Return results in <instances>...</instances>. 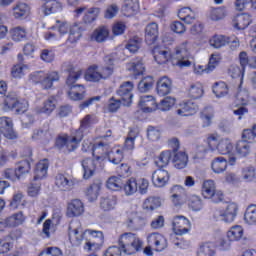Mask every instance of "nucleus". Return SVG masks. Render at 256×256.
I'll return each mask as SVG.
<instances>
[{"mask_svg": "<svg viewBox=\"0 0 256 256\" xmlns=\"http://www.w3.org/2000/svg\"><path fill=\"white\" fill-rule=\"evenodd\" d=\"M68 237L72 247H81L84 243V251H93V247H101L105 242L103 231L86 229L83 230L81 222H76V227H68Z\"/></svg>", "mask_w": 256, "mask_h": 256, "instance_id": "f257e3e1", "label": "nucleus"}, {"mask_svg": "<svg viewBox=\"0 0 256 256\" xmlns=\"http://www.w3.org/2000/svg\"><path fill=\"white\" fill-rule=\"evenodd\" d=\"M97 123V117L87 114L80 121V126L70 135L67 133L59 134L55 139V146L58 149H63L66 147L67 151H76L85 137V131H89Z\"/></svg>", "mask_w": 256, "mask_h": 256, "instance_id": "f03ea898", "label": "nucleus"}, {"mask_svg": "<svg viewBox=\"0 0 256 256\" xmlns=\"http://www.w3.org/2000/svg\"><path fill=\"white\" fill-rule=\"evenodd\" d=\"M143 240L133 232H125L118 238V246H109L103 256L135 255L143 250Z\"/></svg>", "mask_w": 256, "mask_h": 256, "instance_id": "7ed1b4c3", "label": "nucleus"}, {"mask_svg": "<svg viewBox=\"0 0 256 256\" xmlns=\"http://www.w3.org/2000/svg\"><path fill=\"white\" fill-rule=\"evenodd\" d=\"M172 231L174 235L171 236V243L178 249H187L189 241L183 238V235L191 232V220L183 215H176L172 218Z\"/></svg>", "mask_w": 256, "mask_h": 256, "instance_id": "20e7f679", "label": "nucleus"}, {"mask_svg": "<svg viewBox=\"0 0 256 256\" xmlns=\"http://www.w3.org/2000/svg\"><path fill=\"white\" fill-rule=\"evenodd\" d=\"M104 65L93 64L88 67L85 73L86 81L92 83H99V81H106L115 73V59L112 55H107L103 58Z\"/></svg>", "mask_w": 256, "mask_h": 256, "instance_id": "39448f33", "label": "nucleus"}, {"mask_svg": "<svg viewBox=\"0 0 256 256\" xmlns=\"http://www.w3.org/2000/svg\"><path fill=\"white\" fill-rule=\"evenodd\" d=\"M133 82L127 81L120 85L117 90V95L120 99H115V97H111L108 100L107 109L109 113H117L119 109H121V105H125L129 107L131 103H133Z\"/></svg>", "mask_w": 256, "mask_h": 256, "instance_id": "423d86ee", "label": "nucleus"}, {"mask_svg": "<svg viewBox=\"0 0 256 256\" xmlns=\"http://www.w3.org/2000/svg\"><path fill=\"white\" fill-rule=\"evenodd\" d=\"M68 77L66 79V85L69 87L68 97L71 101H81L85 97V86L81 84H75L81 75L83 70L77 69L75 66L68 68Z\"/></svg>", "mask_w": 256, "mask_h": 256, "instance_id": "0eeeda50", "label": "nucleus"}, {"mask_svg": "<svg viewBox=\"0 0 256 256\" xmlns=\"http://www.w3.org/2000/svg\"><path fill=\"white\" fill-rule=\"evenodd\" d=\"M47 171H49V159L44 158L35 166L33 178L34 182H32L28 187V195L30 197H37V195H39V191H41V183H37V181L45 179V177H47Z\"/></svg>", "mask_w": 256, "mask_h": 256, "instance_id": "6e6552de", "label": "nucleus"}, {"mask_svg": "<svg viewBox=\"0 0 256 256\" xmlns=\"http://www.w3.org/2000/svg\"><path fill=\"white\" fill-rule=\"evenodd\" d=\"M29 79L34 85H41L42 89L48 90L61 79V76L57 71H50L47 74L43 71H37L30 74Z\"/></svg>", "mask_w": 256, "mask_h": 256, "instance_id": "1a4fd4ad", "label": "nucleus"}, {"mask_svg": "<svg viewBox=\"0 0 256 256\" xmlns=\"http://www.w3.org/2000/svg\"><path fill=\"white\" fill-rule=\"evenodd\" d=\"M207 145L210 151H217L220 155H229L233 151V142L229 138H219L216 134L207 137Z\"/></svg>", "mask_w": 256, "mask_h": 256, "instance_id": "9d476101", "label": "nucleus"}, {"mask_svg": "<svg viewBox=\"0 0 256 256\" xmlns=\"http://www.w3.org/2000/svg\"><path fill=\"white\" fill-rule=\"evenodd\" d=\"M124 193L128 196L140 193V195H147L149 191V180L145 178H129L123 186Z\"/></svg>", "mask_w": 256, "mask_h": 256, "instance_id": "9b49d317", "label": "nucleus"}, {"mask_svg": "<svg viewBox=\"0 0 256 256\" xmlns=\"http://www.w3.org/2000/svg\"><path fill=\"white\" fill-rule=\"evenodd\" d=\"M172 55L174 59H177L175 65L178 67H191V61L185 60L191 57V43L189 41H184L176 46Z\"/></svg>", "mask_w": 256, "mask_h": 256, "instance_id": "f8f14e48", "label": "nucleus"}, {"mask_svg": "<svg viewBox=\"0 0 256 256\" xmlns=\"http://www.w3.org/2000/svg\"><path fill=\"white\" fill-rule=\"evenodd\" d=\"M91 151L93 159L97 161L98 163H103L105 159H107V155L109 153V143L107 142H96V143H90L88 148L85 147V144H83V150L84 151Z\"/></svg>", "mask_w": 256, "mask_h": 256, "instance_id": "ddd939ff", "label": "nucleus"}, {"mask_svg": "<svg viewBox=\"0 0 256 256\" xmlns=\"http://www.w3.org/2000/svg\"><path fill=\"white\" fill-rule=\"evenodd\" d=\"M247 105H249V91H238L235 97V106L238 107V109L233 111L234 115H236L238 119H243V117L249 113Z\"/></svg>", "mask_w": 256, "mask_h": 256, "instance_id": "4468645a", "label": "nucleus"}, {"mask_svg": "<svg viewBox=\"0 0 256 256\" xmlns=\"http://www.w3.org/2000/svg\"><path fill=\"white\" fill-rule=\"evenodd\" d=\"M147 245L153 248V251L157 253H161V251H165L167 247H169V242L165 235L159 232L149 233L146 237Z\"/></svg>", "mask_w": 256, "mask_h": 256, "instance_id": "2eb2a0df", "label": "nucleus"}, {"mask_svg": "<svg viewBox=\"0 0 256 256\" xmlns=\"http://www.w3.org/2000/svg\"><path fill=\"white\" fill-rule=\"evenodd\" d=\"M85 213V204L80 199H72L67 202L66 217L74 219V217H81Z\"/></svg>", "mask_w": 256, "mask_h": 256, "instance_id": "dca6fc26", "label": "nucleus"}, {"mask_svg": "<svg viewBox=\"0 0 256 256\" xmlns=\"http://www.w3.org/2000/svg\"><path fill=\"white\" fill-rule=\"evenodd\" d=\"M152 55L158 65H165V63H169V61H172V63L175 65L173 62L175 59L173 54L163 49L161 46H154L152 49Z\"/></svg>", "mask_w": 256, "mask_h": 256, "instance_id": "f3484780", "label": "nucleus"}, {"mask_svg": "<svg viewBox=\"0 0 256 256\" xmlns=\"http://www.w3.org/2000/svg\"><path fill=\"white\" fill-rule=\"evenodd\" d=\"M0 133L6 139H17V132L13 128V120L10 117L3 116L0 118Z\"/></svg>", "mask_w": 256, "mask_h": 256, "instance_id": "a211bd4d", "label": "nucleus"}, {"mask_svg": "<svg viewBox=\"0 0 256 256\" xmlns=\"http://www.w3.org/2000/svg\"><path fill=\"white\" fill-rule=\"evenodd\" d=\"M31 15V7L28 6L27 3L18 2L12 8V17L16 19V21H23L27 19Z\"/></svg>", "mask_w": 256, "mask_h": 256, "instance_id": "6ab92c4d", "label": "nucleus"}, {"mask_svg": "<svg viewBox=\"0 0 256 256\" xmlns=\"http://www.w3.org/2000/svg\"><path fill=\"white\" fill-rule=\"evenodd\" d=\"M179 107L180 108L176 110V113L177 115H180V117H191V115H195V113L199 111V105L193 100L182 102L179 104Z\"/></svg>", "mask_w": 256, "mask_h": 256, "instance_id": "aec40b11", "label": "nucleus"}, {"mask_svg": "<svg viewBox=\"0 0 256 256\" xmlns=\"http://www.w3.org/2000/svg\"><path fill=\"white\" fill-rule=\"evenodd\" d=\"M138 105L143 113H153L158 109L157 100L152 95L141 96Z\"/></svg>", "mask_w": 256, "mask_h": 256, "instance_id": "412c9836", "label": "nucleus"}, {"mask_svg": "<svg viewBox=\"0 0 256 256\" xmlns=\"http://www.w3.org/2000/svg\"><path fill=\"white\" fill-rule=\"evenodd\" d=\"M57 109V98L50 96L46 99L41 107L35 108L36 115H51Z\"/></svg>", "mask_w": 256, "mask_h": 256, "instance_id": "4be33fe9", "label": "nucleus"}, {"mask_svg": "<svg viewBox=\"0 0 256 256\" xmlns=\"http://www.w3.org/2000/svg\"><path fill=\"white\" fill-rule=\"evenodd\" d=\"M232 23L234 29H237V31H244V29H247V27H249L250 24L253 23V19L251 18L250 14L241 13L237 14L233 18Z\"/></svg>", "mask_w": 256, "mask_h": 256, "instance_id": "5701e85b", "label": "nucleus"}, {"mask_svg": "<svg viewBox=\"0 0 256 256\" xmlns=\"http://www.w3.org/2000/svg\"><path fill=\"white\" fill-rule=\"evenodd\" d=\"M126 227L130 231H139V229H143V227H145V218L139 216L137 212H132L128 216Z\"/></svg>", "mask_w": 256, "mask_h": 256, "instance_id": "b1692460", "label": "nucleus"}, {"mask_svg": "<svg viewBox=\"0 0 256 256\" xmlns=\"http://www.w3.org/2000/svg\"><path fill=\"white\" fill-rule=\"evenodd\" d=\"M237 213H239V204L235 202H228L225 210L221 214L225 223H233L237 219Z\"/></svg>", "mask_w": 256, "mask_h": 256, "instance_id": "393cba45", "label": "nucleus"}, {"mask_svg": "<svg viewBox=\"0 0 256 256\" xmlns=\"http://www.w3.org/2000/svg\"><path fill=\"white\" fill-rule=\"evenodd\" d=\"M173 82L167 76L161 77L156 84V92L160 97H165L171 93Z\"/></svg>", "mask_w": 256, "mask_h": 256, "instance_id": "a878e982", "label": "nucleus"}, {"mask_svg": "<svg viewBox=\"0 0 256 256\" xmlns=\"http://www.w3.org/2000/svg\"><path fill=\"white\" fill-rule=\"evenodd\" d=\"M157 39H159V25L155 22H151L145 29V43L154 45Z\"/></svg>", "mask_w": 256, "mask_h": 256, "instance_id": "bb28decb", "label": "nucleus"}, {"mask_svg": "<svg viewBox=\"0 0 256 256\" xmlns=\"http://www.w3.org/2000/svg\"><path fill=\"white\" fill-rule=\"evenodd\" d=\"M169 182V172L159 168L152 174V183L155 187H165Z\"/></svg>", "mask_w": 256, "mask_h": 256, "instance_id": "cd10ccee", "label": "nucleus"}, {"mask_svg": "<svg viewBox=\"0 0 256 256\" xmlns=\"http://www.w3.org/2000/svg\"><path fill=\"white\" fill-rule=\"evenodd\" d=\"M25 219V215L20 211L1 221L0 225H3L4 227H19V225L25 223Z\"/></svg>", "mask_w": 256, "mask_h": 256, "instance_id": "c85d7f7f", "label": "nucleus"}, {"mask_svg": "<svg viewBox=\"0 0 256 256\" xmlns=\"http://www.w3.org/2000/svg\"><path fill=\"white\" fill-rule=\"evenodd\" d=\"M44 3L42 4V10L44 15H52L53 13H59L63 10V5L59 0H40Z\"/></svg>", "mask_w": 256, "mask_h": 256, "instance_id": "c756f323", "label": "nucleus"}, {"mask_svg": "<svg viewBox=\"0 0 256 256\" xmlns=\"http://www.w3.org/2000/svg\"><path fill=\"white\" fill-rule=\"evenodd\" d=\"M10 39L14 41V43H21L23 41H27L28 33L27 29L23 26H15L9 30Z\"/></svg>", "mask_w": 256, "mask_h": 256, "instance_id": "7c9ffc66", "label": "nucleus"}, {"mask_svg": "<svg viewBox=\"0 0 256 256\" xmlns=\"http://www.w3.org/2000/svg\"><path fill=\"white\" fill-rule=\"evenodd\" d=\"M95 161H97L95 158H85L82 161L84 179H91L93 175H95L97 171V163H95Z\"/></svg>", "mask_w": 256, "mask_h": 256, "instance_id": "2f4dec72", "label": "nucleus"}, {"mask_svg": "<svg viewBox=\"0 0 256 256\" xmlns=\"http://www.w3.org/2000/svg\"><path fill=\"white\" fill-rule=\"evenodd\" d=\"M243 235H245V229L241 225H234L230 227V229L226 233L227 239L232 243H237L243 239Z\"/></svg>", "mask_w": 256, "mask_h": 256, "instance_id": "473e14b6", "label": "nucleus"}, {"mask_svg": "<svg viewBox=\"0 0 256 256\" xmlns=\"http://www.w3.org/2000/svg\"><path fill=\"white\" fill-rule=\"evenodd\" d=\"M189 163V155L186 152H175L172 156V165L175 169H185Z\"/></svg>", "mask_w": 256, "mask_h": 256, "instance_id": "72a5a7b5", "label": "nucleus"}, {"mask_svg": "<svg viewBox=\"0 0 256 256\" xmlns=\"http://www.w3.org/2000/svg\"><path fill=\"white\" fill-rule=\"evenodd\" d=\"M54 183L60 191H71L73 187V180H69L63 173H58L55 176Z\"/></svg>", "mask_w": 256, "mask_h": 256, "instance_id": "f704fd0d", "label": "nucleus"}, {"mask_svg": "<svg viewBox=\"0 0 256 256\" xmlns=\"http://www.w3.org/2000/svg\"><path fill=\"white\" fill-rule=\"evenodd\" d=\"M217 245L214 242H203L198 250L197 256H215L217 255Z\"/></svg>", "mask_w": 256, "mask_h": 256, "instance_id": "c9c22d12", "label": "nucleus"}, {"mask_svg": "<svg viewBox=\"0 0 256 256\" xmlns=\"http://www.w3.org/2000/svg\"><path fill=\"white\" fill-rule=\"evenodd\" d=\"M229 165V162L224 157L220 156L217 158H214L211 163V169L213 173L221 174L225 173L227 171V167Z\"/></svg>", "mask_w": 256, "mask_h": 256, "instance_id": "e433bc0d", "label": "nucleus"}, {"mask_svg": "<svg viewBox=\"0 0 256 256\" xmlns=\"http://www.w3.org/2000/svg\"><path fill=\"white\" fill-rule=\"evenodd\" d=\"M139 11V2L134 0H126L122 6V13L125 17H133Z\"/></svg>", "mask_w": 256, "mask_h": 256, "instance_id": "4c0bfd02", "label": "nucleus"}, {"mask_svg": "<svg viewBox=\"0 0 256 256\" xmlns=\"http://www.w3.org/2000/svg\"><path fill=\"white\" fill-rule=\"evenodd\" d=\"M178 17L181 21H184L186 25H192V23L196 21L195 12L189 7L181 8L178 11Z\"/></svg>", "mask_w": 256, "mask_h": 256, "instance_id": "58836bf2", "label": "nucleus"}, {"mask_svg": "<svg viewBox=\"0 0 256 256\" xmlns=\"http://www.w3.org/2000/svg\"><path fill=\"white\" fill-rule=\"evenodd\" d=\"M108 158V161L110 163H113V165H119L121 161H123L125 155L123 153V148L120 147H114L111 151H108V154L106 156Z\"/></svg>", "mask_w": 256, "mask_h": 256, "instance_id": "ea45409f", "label": "nucleus"}, {"mask_svg": "<svg viewBox=\"0 0 256 256\" xmlns=\"http://www.w3.org/2000/svg\"><path fill=\"white\" fill-rule=\"evenodd\" d=\"M128 71L133 73L134 77H139L145 73V65L143 64V59L138 58L127 64Z\"/></svg>", "mask_w": 256, "mask_h": 256, "instance_id": "a19ab883", "label": "nucleus"}, {"mask_svg": "<svg viewBox=\"0 0 256 256\" xmlns=\"http://www.w3.org/2000/svg\"><path fill=\"white\" fill-rule=\"evenodd\" d=\"M209 43L211 47H214V49H221V47H225V45H229V43H231V38L225 35L215 34L209 39Z\"/></svg>", "mask_w": 256, "mask_h": 256, "instance_id": "79ce46f5", "label": "nucleus"}, {"mask_svg": "<svg viewBox=\"0 0 256 256\" xmlns=\"http://www.w3.org/2000/svg\"><path fill=\"white\" fill-rule=\"evenodd\" d=\"M99 15H101V8L91 7L84 14L83 22L86 25H91V23H95V21H97V19H99Z\"/></svg>", "mask_w": 256, "mask_h": 256, "instance_id": "37998d69", "label": "nucleus"}, {"mask_svg": "<svg viewBox=\"0 0 256 256\" xmlns=\"http://www.w3.org/2000/svg\"><path fill=\"white\" fill-rule=\"evenodd\" d=\"M92 38L96 43H105L109 39V28L107 26L96 28L92 34Z\"/></svg>", "mask_w": 256, "mask_h": 256, "instance_id": "c03bdc74", "label": "nucleus"}, {"mask_svg": "<svg viewBox=\"0 0 256 256\" xmlns=\"http://www.w3.org/2000/svg\"><path fill=\"white\" fill-rule=\"evenodd\" d=\"M212 92L218 99L227 97L229 95V86L223 81L215 82L212 86Z\"/></svg>", "mask_w": 256, "mask_h": 256, "instance_id": "a18cd8bd", "label": "nucleus"}, {"mask_svg": "<svg viewBox=\"0 0 256 256\" xmlns=\"http://www.w3.org/2000/svg\"><path fill=\"white\" fill-rule=\"evenodd\" d=\"M171 161L173 162V152L171 150H164L158 156L156 165L159 169H163V167H167Z\"/></svg>", "mask_w": 256, "mask_h": 256, "instance_id": "49530a36", "label": "nucleus"}, {"mask_svg": "<svg viewBox=\"0 0 256 256\" xmlns=\"http://www.w3.org/2000/svg\"><path fill=\"white\" fill-rule=\"evenodd\" d=\"M229 75L232 77V79H240L238 91H243L241 89V86L243 85V77H245V68H243L242 66L239 67L237 65H232L229 68Z\"/></svg>", "mask_w": 256, "mask_h": 256, "instance_id": "de8ad7c7", "label": "nucleus"}, {"mask_svg": "<svg viewBox=\"0 0 256 256\" xmlns=\"http://www.w3.org/2000/svg\"><path fill=\"white\" fill-rule=\"evenodd\" d=\"M100 191H101V184H97V183L91 184L85 191V195L88 201H90V203H93V201H97Z\"/></svg>", "mask_w": 256, "mask_h": 256, "instance_id": "09e8293b", "label": "nucleus"}, {"mask_svg": "<svg viewBox=\"0 0 256 256\" xmlns=\"http://www.w3.org/2000/svg\"><path fill=\"white\" fill-rule=\"evenodd\" d=\"M249 140H240L236 143V153L239 157H247L251 153V145H249Z\"/></svg>", "mask_w": 256, "mask_h": 256, "instance_id": "8fccbe9b", "label": "nucleus"}, {"mask_svg": "<svg viewBox=\"0 0 256 256\" xmlns=\"http://www.w3.org/2000/svg\"><path fill=\"white\" fill-rule=\"evenodd\" d=\"M161 207V199L159 197L150 196L146 198L143 202V209L145 211H155Z\"/></svg>", "mask_w": 256, "mask_h": 256, "instance_id": "3c124183", "label": "nucleus"}, {"mask_svg": "<svg viewBox=\"0 0 256 256\" xmlns=\"http://www.w3.org/2000/svg\"><path fill=\"white\" fill-rule=\"evenodd\" d=\"M153 85H155V79L152 76H146L138 83V91L147 93L153 89Z\"/></svg>", "mask_w": 256, "mask_h": 256, "instance_id": "603ef678", "label": "nucleus"}, {"mask_svg": "<svg viewBox=\"0 0 256 256\" xmlns=\"http://www.w3.org/2000/svg\"><path fill=\"white\" fill-rule=\"evenodd\" d=\"M217 190L214 180H206L202 184V195L204 199L213 197V192Z\"/></svg>", "mask_w": 256, "mask_h": 256, "instance_id": "864d4df0", "label": "nucleus"}, {"mask_svg": "<svg viewBox=\"0 0 256 256\" xmlns=\"http://www.w3.org/2000/svg\"><path fill=\"white\" fill-rule=\"evenodd\" d=\"M82 36H83V30L81 29V27H79V25L74 24L70 26L69 36L67 41L68 43H77V41H79V39H81Z\"/></svg>", "mask_w": 256, "mask_h": 256, "instance_id": "5fc2aeb1", "label": "nucleus"}, {"mask_svg": "<svg viewBox=\"0 0 256 256\" xmlns=\"http://www.w3.org/2000/svg\"><path fill=\"white\" fill-rule=\"evenodd\" d=\"M29 171H31V162H29V160H22L18 163V166L15 169V175L17 179H21V177L27 175Z\"/></svg>", "mask_w": 256, "mask_h": 256, "instance_id": "6e6d98bb", "label": "nucleus"}, {"mask_svg": "<svg viewBox=\"0 0 256 256\" xmlns=\"http://www.w3.org/2000/svg\"><path fill=\"white\" fill-rule=\"evenodd\" d=\"M117 205V198L115 196H108L100 200V208L102 211H113Z\"/></svg>", "mask_w": 256, "mask_h": 256, "instance_id": "4d7b16f0", "label": "nucleus"}, {"mask_svg": "<svg viewBox=\"0 0 256 256\" xmlns=\"http://www.w3.org/2000/svg\"><path fill=\"white\" fill-rule=\"evenodd\" d=\"M244 221L248 225H256V205L251 204L244 213Z\"/></svg>", "mask_w": 256, "mask_h": 256, "instance_id": "13d9d810", "label": "nucleus"}, {"mask_svg": "<svg viewBox=\"0 0 256 256\" xmlns=\"http://www.w3.org/2000/svg\"><path fill=\"white\" fill-rule=\"evenodd\" d=\"M203 93V85L199 82L192 84L188 89V96L191 99H200V97H203Z\"/></svg>", "mask_w": 256, "mask_h": 256, "instance_id": "bf43d9fd", "label": "nucleus"}, {"mask_svg": "<svg viewBox=\"0 0 256 256\" xmlns=\"http://www.w3.org/2000/svg\"><path fill=\"white\" fill-rule=\"evenodd\" d=\"M106 187L110 189V191H121V189H123V180L117 176H112L108 178Z\"/></svg>", "mask_w": 256, "mask_h": 256, "instance_id": "052dcab7", "label": "nucleus"}, {"mask_svg": "<svg viewBox=\"0 0 256 256\" xmlns=\"http://www.w3.org/2000/svg\"><path fill=\"white\" fill-rule=\"evenodd\" d=\"M32 139H43L45 143H49V141L53 139V134H51V131L49 130L36 129L33 132Z\"/></svg>", "mask_w": 256, "mask_h": 256, "instance_id": "680f3d73", "label": "nucleus"}, {"mask_svg": "<svg viewBox=\"0 0 256 256\" xmlns=\"http://www.w3.org/2000/svg\"><path fill=\"white\" fill-rule=\"evenodd\" d=\"M209 17L211 21H221V19L227 17V10L225 7L212 8Z\"/></svg>", "mask_w": 256, "mask_h": 256, "instance_id": "e2e57ef3", "label": "nucleus"}, {"mask_svg": "<svg viewBox=\"0 0 256 256\" xmlns=\"http://www.w3.org/2000/svg\"><path fill=\"white\" fill-rule=\"evenodd\" d=\"M29 69L28 65L25 64H16L12 67L11 75L14 79H21L25 76V71Z\"/></svg>", "mask_w": 256, "mask_h": 256, "instance_id": "0e129e2a", "label": "nucleus"}, {"mask_svg": "<svg viewBox=\"0 0 256 256\" xmlns=\"http://www.w3.org/2000/svg\"><path fill=\"white\" fill-rule=\"evenodd\" d=\"M211 149L205 145H198L196 146L193 154L194 161H201V159H205L207 157V153H209Z\"/></svg>", "mask_w": 256, "mask_h": 256, "instance_id": "69168bd1", "label": "nucleus"}, {"mask_svg": "<svg viewBox=\"0 0 256 256\" xmlns=\"http://www.w3.org/2000/svg\"><path fill=\"white\" fill-rule=\"evenodd\" d=\"M177 103V100L173 97H165L158 104L159 111H170L172 107Z\"/></svg>", "mask_w": 256, "mask_h": 256, "instance_id": "338daca9", "label": "nucleus"}, {"mask_svg": "<svg viewBox=\"0 0 256 256\" xmlns=\"http://www.w3.org/2000/svg\"><path fill=\"white\" fill-rule=\"evenodd\" d=\"M38 256H63V250L57 246H49L43 249Z\"/></svg>", "mask_w": 256, "mask_h": 256, "instance_id": "774afa93", "label": "nucleus"}]
</instances>
